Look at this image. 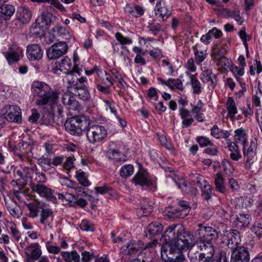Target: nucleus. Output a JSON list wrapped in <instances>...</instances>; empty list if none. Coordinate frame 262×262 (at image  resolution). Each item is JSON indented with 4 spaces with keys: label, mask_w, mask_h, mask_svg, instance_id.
<instances>
[{
    "label": "nucleus",
    "mask_w": 262,
    "mask_h": 262,
    "mask_svg": "<svg viewBox=\"0 0 262 262\" xmlns=\"http://www.w3.org/2000/svg\"><path fill=\"white\" fill-rule=\"evenodd\" d=\"M226 107L229 117L231 119L234 118L235 115L237 113V109L232 98L228 97L226 102Z\"/></svg>",
    "instance_id": "nucleus-35"
},
{
    "label": "nucleus",
    "mask_w": 262,
    "mask_h": 262,
    "mask_svg": "<svg viewBox=\"0 0 262 262\" xmlns=\"http://www.w3.org/2000/svg\"><path fill=\"white\" fill-rule=\"evenodd\" d=\"M16 17L23 24H27L32 17V12L28 7L19 6L16 12Z\"/></svg>",
    "instance_id": "nucleus-22"
},
{
    "label": "nucleus",
    "mask_w": 262,
    "mask_h": 262,
    "mask_svg": "<svg viewBox=\"0 0 262 262\" xmlns=\"http://www.w3.org/2000/svg\"><path fill=\"white\" fill-rule=\"evenodd\" d=\"M4 55L9 64L16 62L19 61L23 57V56L16 54V53H14L8 51L4 52Z\"/></svg>",
    "instance_id": "nucleus-49"
},
{
    "label": "nucleus",
    "mask_w": 262,
    "mask_h": 262,
    "mask_svg": "<svg viewBox=\"0 0 262 262\" xmlns=\"http://www.w3.org/2000/svg\"><path fill=\"white\" fill-rule=\"evenodd\" d=\"M5 204L10 214L14 217L18 218L21 214L20 207L13 199L5 200Z\"/></svg>",
    "instance_id": "nucleus-23"
},
{
    "label": "nucleus",
    "mask_w": 262,
    "mask_h": 262,
    "mask_svg": "<svg viewBox=\"0 0 262 262\" xmlns=\"http://www.w3.org/2000/svg\"><path fill=\"white\" fill-rule=\"evenodd\" d=\"M76 177L81 185L84 186H88L90 185V183L85 176V173L81 169L76 171Z\"/></svg>",
    "instance_id": "nucleus-51"
},
{
    "label": "nucleus",
    "mask_w": 262,
    "mask_h": 262,
    "mask_svg": "<svg viewBox=\"0 0 262 262\" xmlns=\"http://www.w3.org/2000/svg\"><path fill=\"white\" fill-rule=\"evenodd\" d=\"M39 164L41 166L42 169L45 171H49L51 169V166L52 165V160L44 157H42L38 160Z\"/></svg>",
    "instance_id": "nucleus-52"
},
{
    "label": "nucleus",
    "mask_w": 262,
    "mask_h": 262,
    "mask_svg": "<svg viewBox=\"0 0 262 262\" xmlns=\"http://www.w3.org/2000/svg\"><path fill=\"white\" fill-rule=\"evenodd\" d=\"M62 102L69 110L76 111L79 108V103L70 93H65L62 97Z\"/></svg>",
    "instance_id": "nucleus-21"
},
{
    "label": "nucleus",
    "mask_w": 262,
    "mask_h": 262,
    "mask_svg": "<svg viewBox=\"0 0 262 262\" xmlns=\"http://www.w3.org/2000/svg\"><path fill=\"white\" fill-rule=\"evenodd\" d=\"M214 253L209 245L207 246L202 243H195L189 249L188 257L191 262H210Z\"/></svg>",
    "instance_id": "nucleus-2"
},
{
    "label": "nucleus",
    "mask_w": 262,
    "mask_h": 262,
    "mask_svg": "<svg viewBox=\"0 0 262 262\" xmlns=\"http://www.w3.org/2000/svg\"><path fill=\"white\" fill-rule=\"evenodd\" d=\"M217 62V64L221 68H223L225 70H227L230 68L231 66V61L226 57L221 58L217 60H216Z\"/></svg>",
    "instance_id": "nucleus-58"
},
{
    "label": "nucleus",
    "mask_w": 262,
    "mask_h": 262,
    "mask_svg": "<svg viewBox=\"0 0 262 262\" xmlns=\"http://www.w3.org/2000/svg\"><path fill=\"white\" fill-rule=\"evenodd\" d=\"M140 208L137 209V214L139 217L149 215L153 211V207L151 203L147 200H143L141 202Z\"/></svg>",
    "instance_id": "nucleus-24"
},
{
    "label": "nucleus",
    "mask_w": 262,
    "mask_h": 262,
    "mask_svg": "<svg viewBox=\"0 0 262 262\" xmlns=\"http://www.w3.org/2000/svg\"><path fill=\"white\" fill-rule=\"evenodd\" d=\"M80 226L82 230L90 231L94 230L93 225L86 220L82 221Z\"/></svg>",
    "instance_id": "nucleus-62"
},
{
    "label": "nucleus",
    "mask_w": 262,
    "mask_h": 262,
    "mask_svg": "<svg viewBox=\"0 0 262 262\" xmlns=\"http://www.w3.org/2000/svg\"><path fill=\"white\" fill-rule=\"evenodd\" d=\"M201 189L202 191L201 195L203 198L206 201H209L213 194V189L211 186L208 184L204 185Z\"/></svg>",
    "instance_id": "nucleus-48"
},
{
    "label": "nucleus",
    "mask_w": 262,
    "mask_h": 262,
    "mask_svg": "<svg viewBox=\"0 0 262 262\" xmlns=\"http://www.w3.org/2000/svg\"><path fill=\"white\" fill-rule=\"evenodd\" d=\"M227 51L225 47H216L213 49L211 56L214 60H217L221 58H226L225 56Z\"/></svg>",
    "instance_id": "nucleus-43"
},
{
    "label": "nucleus",
    "mask_w": 262,
    "mask_h": 262,
    "mask_svg": "<svg viewBox=\"0 0 262 262\" xmlns=\"http://www.w3.org/2000/svg\"><path fill=\"white\" fill-rule=\"evenodd\" d=\"M174 180L179 188L185 192H187V185L186 181L183 178L178 179L177 181L176 178Z\"/></svg>",
    "instance_id": "nucleus-63"
},
{
    "label": "nucleus",
    "mask_w": 262,
    "mask_h": 262,
    "mask_svg": "<svg viewBox=\"0 0 262 262\" xmlns=\"http://www.w3.org/2000/svg\"><path fill=\"white\" fill-rule=\"evenodd\" d=\"M144 247V244L140 241H131L120 249V253L131 255L137 253Z\"/></svg>",
    "instance_id": "nucleus-14"
},
{
    "label": "nucleus",
    "mask_w": 262,
    "mask_h": 262,
    "mask_svg": "<svg viewBox=\"0 0 262 262\" xmlns=\"http://www.w3.org/2000/svg\"><path fill=\"white\" fill-rule=\"evenodd\" d=\"M190 83L194 94L199 95L202 93V87L199 80L196 77V74L190 76Z\"/></svg>",
    "instance_id": "nucleus-38"
},
{
    "label": "nucleus",
    "mask_w": 262,
    "mask_h": 262,
    "mask_svg": "<svg viewBox=\"0 0 262 262\" xmlns=\"http://www.w3.org/2000/svg\"><path fill=\"white\" fill-rule=\"evenodd\" d=\"M15 11L14 7L11 5H3L0 8V18L8 20L14 14Z\"/></svg>",
    "instance_id": "nucleus-32"
},
{
    "label": "nucleus",
    "mask_w": 262,
    "mask_h": 262,
    "mask_svg": "<svg viewBox=\"0 0 262 262\" xmlns=\"http://www.w3.org/2000/svg\"><path fill=\"white\" fill-rule=\"evenodd\" d=\"M230 16L233 17L239 25H242L244 21V18L240 16L239 12L238 11L233 10L230 11Z\"/></svg>",
    "instance_id": "nucleus-60"
},
{
    "label": "nucleus",
    "mask_w": 262,
    "mask_h": 262,
    "mask_svg": "<svg viewBox=\"0 0 262 262\" xmlns=\"http://www.w3.org/2000/svg\"><path fill=\"white\" fill-rule=\"evenodd\" d=\"M59 70L64 73H69L73 70L71 60L68 56L64 57L61 60L59 63Z\"/></svg>",
    "instance_id": "nucleus-36"
},
{
    "label": "nucleus",
    "mask_w": 262,
    "mask_h": 262,
    "mask_svg": "<svg viewBox=\"0 0 262 262\" xmlns=\"http://www.w3.org/2000/svg\"><path fill=\"white\" fill-rule=\"evenodd\" d=\"M27 56L29 60H40L43 56V50L37 44H31L27 47Z\"/></svg>",
    "instance_id": "nucleus-16"
},
{
    "label": "nucleus",
    "mask_w": 262,
    "mask_h": 262,
    "mask_svg": "<svg viewBox=\"0 0 262 262\" xmlns=\"http://www.w3.org/2000/svg\"><path fill=\"white\" fill-rule=\"evenodd\" d=\"M154 11L157 18L162 21H166L171 14L172 8L165 1L160 0L157 2Z\"/></svg>",
    "instance_id": "nucleus-10"
},
{
    "label": "nucleus",
    "mask_w": 262,
    "mask_h": 262,
    "mask_svg": "<svg viewBox=\"0 0 262 262\" xmlns=\"http://www.w3.org/2000/svg\"><path fill=\"white\" fill-rule=\"evenodd\" d=\"M213 36V31H209L205 35H203L201 38V40L205 44L208 45L210 42V39Z\"/></svg>",
    "instance_id": "nucleus-64"
},
{
    "label": "nucleus",
    "mask_w": 262,
    "mask_h": 262,
    "mask_svg": "<svg viewBox=\"0 0 262 262\" xmlns=\"http://www.w3.org/2000/svg\"><path fill=\"white\" fill-rule=\"evenodd\" d=\"M89 120L84 117H75L67 120L65 123L66 130L71 135L80 136L82 131L89 126Z\"/></svg>",
    "instance_id": "nucleus-4"
},
{
    "label": "nucleus",
    "mask_w": 262,
    "mask_h": 262,
    "mask_svg": "<svg viewBox=\"0 0 262 262\" xmlns=\"http://www.w3.org/2000/svg\"><path fill=\"white\" fill-rule=\"evenodd\" d=\"M216 189L221 193H225L226 188L224 182V179L222 175L220 173H218L214 180Z\"/></svg>",
    "instance_id": "nucleus-44"
},
{
    "label": "nucleus",
    "mask_w": 262,
    "mask_h": 262,
    "mask_svg": "<svg viewBox=\"0 0 262 262\" xmlns=\"http://www.w3.org/2000/svg\"><path fill=\"white\" fill-rule=\"evenodd\" d=\"M231 130L227 131L225 130H222L220 129L217 125H214L213 126L211 130V135L216 139L224 138L227 140H228V138L231 135Z\"/></svg>",
    "instance_id": "nucleus-34"
},
{
    "label": "nucleus",
    "mask_w": 262,
    "mask_h": 262,
    "mask_svg": "<svg viewBox=\"0 0 262 262\" xmlns=\"http://www.w3.org/2000/svg\"><path fill=\"white\" fill-rule=\"evenodd\" d=\"M57 35L60 37V39L64 40V41L67 43L69 40L73 38L75 39L74 37H72L69 31L66 30L62 27H58L57 28ZM63 41V40H62Z\"/></svg>",
    "instance_id": "nucleus-39"
},
{
    "label": "nucleus",
    "mask_w": 262,
    "mask_h": 262,
    "mask_svg": "<svg viewBox=\"0 0 262 262\" xmlns=\"http://www.w3.org/2000/svg\"><path fill=\"white\" fill-rule=\"evenodd\" d=\"M250 253L247 247H237L232 250L231 262H249Z\"/></svg>",
    "instance_id": "nucleus-11"
},
{
    "label": "nucleus",
    "mask_w": 262,
    "mask_h": 262,
    "mask_svg": "<svg viewBox=\"0 0 262 262\" xmlns=\"http://www.w3.org/2000/svg\"><path fill=\"white\" fill-rule=\"evenodd\" d=\"M115 36L117 40L122 45H129L133 42L131 38L123 36L122 34L119 32L116 33Z\"/></svg>",
    "instance_id": "nucleus-55"
},
{
    "label": "nucleus",
    "mask_w": 262,
    "mask_h": 262,
    "mask_svg": "<svg viewBox=\"0 0 262 262\" xmlns=\"http://www.w3.org/2000/svg\"><path fill=\"white\" fill-rule=\"evenodd\" d=\"M108 158L117 162L125 161L126 157L118 149H113L107 153Z\"/></svg>",
    "instance_id": "nucleus-41"
},
{
    "label": "nucleus",
    "mask_w": 262,
    "mask_h": 262,
    "mask_svg": "<svg viewBox=\"0 0 262 262\" xmlns=\"http://www.w3.org/2000/svg\"><path fill=\"white\" fill-rule=\"evenodd\" d=\"M68 49L69 47L64 41L55 43L47 50V56L50 59H57L64 55Z\"/></svg>",
    "instance_id": "nucleus-9"
},
{
    "label": "nucleus",
    "mask_w": 262,
    "mask_h": 262,
    "mask_svg": "<svg viewBox=\"0 0 262 262\" xmlns=\"http://www.w3.org/2000/svg\"><path fill=\"white\" fill-rule=\"evenodd\" d=\"M179 207L175 209L173 212V215L176 217L184 218L189 212L190 207L188 203L184 201H180L179 202Z\"/></svg>",
    "instance_id": "nucleus-25"
},
{
    "label": "nucleus",
    "mask_w": 262,
    "mask_h": 262,
    "mask_svg": "<svg viewBox=\"0 0 262 262\" xmlns=\"http://www.w3.org/2000/svg\"><path fill=\"white\" fill-rule=\"evenodd\" d=\"M54 215L53 211L48 208H42L39 214V223L45 230L52 229L54 225Z\"/></svg>",
    "instance_id": "nucleus-12"
},
{
    "label": "nucleus",
    "mask_w": 262,
    "mask_h": 262,
    "mask_svg": "<svg viewBox=\"0 0 262 262\" xmlns=\"http://www.w3.org/2000/svg\"><path fill=\"white\" fill-rule=\"evenodd\" d=\"M134 167L131 164H126L121 167L120 170V176L123 178H127L134 173Z\"/></svg>",
    "instance_id": "nucleus-46"
},
{
    "label": "nucleus",
    "mask_w": 262,
    "mask_h": 262,
    "mask_svg": "<svg viewBox=\"0 0 262 262\" xmlns=\"http://www.w3.org/2000/svg\"><path fill=\"white\" fill-rule=\"evenodd\" d=\"M200 235L199 239L195 242L197 244L202 243L206 247L209 245L214 249L212 241H215L219 237V232L211 227L202 226L197 230Z\"/></svg>",
    "instance_id": "nucleus-5"
},
{
    "label": "nucleus",
    "mask_w": 262,
    "mask_h": 262,
    "mask_svg": "<svg viewBox=\"0 0 262 262\" xmlns=\"http://www.w3.org/2000/svg\"><path fill=\"white\" fill-rule=\"evenodd\" d=\"M86 130L88 140L90 143L92 144L101 142L107 137V131L102 125H92L88 126Z\"/></svg>",
    "instance_id": "nucleus-6"
},
{
    "label": "nucleus",
    "mask_w": 262,
    "mask_h": 262,
    "mask_svg": "<svg viewBox=\"0 0 262 262\" xmlns=\"http://www.w3.org/2000/svg\"><path fill=\"white\" fill-rule=\"evenodd\" d=\"M74 94L83 101H88L90 98V93L84 85L76 86L73 90Z\"/></svg>",
    "instance_id": "nucleus-33"
},
{
    "label": "nucleus",
    "mask_w": 262,
    "mask_h": 262,
    "mask_svg": "<svg viewBox=\"0 0 262 262\" xmlns=\"http://www.w3.org/2000/svg\"><path fill=\"white\" fill-rule=\"evenodd\" d=\"M27 207L29 211V217L34 219L38 216L40 207L38 204L30 203L27 204Z\"/></svg>",
    "instance_id": "nucleus-47"
},
{
    "label": "nucleus",
    "mask_w": 262,
    "mask_h": 262,
    "mask_svg": "<svg viewBox=\"0 0 262 262\" xmlns=\"http://www.w3.org/2000/svg\"><path fill=\"white\" fill-rule=\"evenodd\" d=\"M8 227L10 229L9 232L11 236L15 241L18 242L20 239L21 235L20 232L17 228L16 224L14 222H11L9 223Z\"/></svg>",
    "instance_id": "nucleus-45"
},
{
    "label": "nucleus",
    "mask_w": 262,
    "mask_h": 262,
    "mask_svg": "<svg viewBox=\"0 0 262 262\" xmlns=\"http://www.w3.org/2000/svg\"><path fill=\"white\" fill-rule=\"evenodd\" d=\"M124 11L130 16L138 17L144 14V10L141 6L138 5L130 6L127 4L124 8Z\"/></svg>",
    "instance_id": "nucleus-27"
},
{
    "label": "nucleus",
    "mask_w": 262,
    "mask_h": 262,
    "mask_svg": "<svg viewBox=\"0 0 262 262\" xmlns=\"http://www.w3.org/2000/svg\"><path fill=\"white\" fill-rule=\"evenodd\" d=\"M228 243L227 246L228 248L232 250L237 247H242L239 246L241 242V236L238 231L237 230L231 229L228 234Z\"/></svg>",
    "instance_id": "nucleus-20"
},
{
    "label": "nucleus",
    "mask_w": 262,
    "mask_h": 262,
    "mask_svg": "<svg viewBox=\"0 0 262 262\" xmlns=\"http://www.w3.org/2000/svg\"><path fill=\"white\" fill-rule=\"evenodd\" d=\"M161 257L165 262H183L184 256L170 245L165 244L161 247Z\"/></svg>",
    "instance_id": "nucleus-7"
},
{
    "label": "nucleus",
    "mask_w": 262,
    "mask_h": 262,
    "mask_svg": "<svg viewBox=\"0 0 262 262\" xmlns=\"http://www.w3.org/2000/svg\"><path fill=\"white\" fill-rule=\"evenodd\" d=\"M257 143L255 140H252L250 143L247 142L243 145V152L246 159L245 166L250 168L256 160V150Z\"/></svg>",
    "instance_id": "nucleus-8"
},
{
    "label": "nucleus",
    "mask_w": 262,
    "mask_h": 262,
    "mask_svg": "<svg viewBox=\"0 0 262 262\" xmlns=\"http://www.w3.org/2000/svg\"><path fill=\"white\" fill-rule=\"evenodd\" d=\"M227 144L229 150L230 151V158L234 161H238L241 159L242 155L235 142H233L230 140H227Z\"/></svg>",
    "instance_id": "nucleus-31"
},
{
    "label": "nucleus",
    "mask_w": 262,
    "mask_h": 262,
    "mask_svg": "<svg viewBox=\"0 0 262 262\" xmlns=\"http://www.w3.org/2000/svg\"><path fill=\"white\" fill-rule=\"evenodd\" d=\"M31 188L34 192L37 193L40 196L50 200H53V191L46 185L40 184H32Z\"/></svg>",
    "instance_id": "nucleus-18"
},
{
    "label": "nucleus",
    "mask_w": 262,
    "mask_h": 262,
    "mask_svg": "<svg viewBox=\"0 0 262 262\" xmlns=\"http://www.w3.org/2000/svg\"><path fill=\"white\" fill-rule=\"evenodd\" d=\"M53 16L52 13L48 12H43L39 17L36 20V24L35 26H32L31 30L33 34L38 35L39 33L37 31V29L40 27H43L47 26L51 21V17Z\"/></svg>",
    "instance_id": "nucleus-17"
},
{
    "label": "nucleus",
    "mask_w": 262,
    "mask_h": 262,
    "mask_svg": "<svg viewBox=\"0 0 262 262\" xmlns=\"http://www.w3.org/2000/svg\"><path fill=\"white\" fill-rule=\"evenodd\" d=\"M6 121L19 123L21 121V111L18 106H9L7 116L4 117Z\"/></svg>",
    "instance_id": "nucleus-19"
},
{
    "label": "nucleus",
    "mask_w": 262,
    "mask_h": 262,
    "mask_svg": "<svg viewBox=\"0 0 262 262\" xmlns=\"http://www.w3.org/2000/svg\"><path fill=\"white\" fill-rule=\"evenodd\" d=\"M192 237V235L185 231L184 228L180 225L174 224L170 226L163 235L161 241L163 242H171L176 238L183 241L187 239L190 242Z\"/></svg>",
    "instance_id": "nucleus-3"
},
{
    "label": "nucleus",
    "mask_w": 262,
    "mask_h": 262,
    "mask_svg": "<svg viewBox=\"0 0 262 262\" xmlns=\"http://www.w3.org/2000/svg\"><path fill=\"white\" fill-rule=\"evenodd\" d=\"M27 250L30 252V253H27V256L31 257L33 260H37L41 256V248L37 243L31 244L27 247Z\"/></svg>",
    "instance_id": "nucleus-30"
},
{
    "label": "nucleus",
    "mask_w": 262,
    "mask_h": 262,
    "mask_svg": "<svg viewBox=\"0 0 262 262\" xmlns=\"http://www.w3.org/2000/svg\"><path fill=\"white\" fill-rule=\"evenodd\" d=\"M234 142L237 143L241 144L242 145L245 144L247 141V134L244 129L239 128L234 132Z\"/></svg>",
    "instance_id": "nucleus-37"
},
{
    "label": "nucleus",
    "mask_w": 262,
    "mask_h": 262,
    "mask_svg": "<svg viewBox=\"0 0 262 262\" xmlns=\"http://www.w3.org/2000/svg\"><path fill=\"white\" fill-rule=\"evenodd\" d=\"M31 88L32 92L39 98L36 100V105L39 106L49 105L54 111L58 101L59 93L52 90L45 82L38 81H34Z\"/></svg>",
    "instance_id": "nucleus-1"
},
{
    "label": "nucleus",
    "mask_w": 262,
    "mask_h": 262,
    "mask_svg": "<svg viewBox=\"0 0 262 262\" xmlns=\"http://www.w3.org/2000/svg\"><path fill=\"white\" fill-rule=\"evenodd\" d=\"M132 182L135 185H140L142 187L149 186L152 184L147 171L144 169H140L134 177Z\"/></svg>",
    "instance_id": "nucleus-15"
},
{
    "label": "nucleus",
    "mask_w": 262,
    "mask_h": 262,
    "mask_svg": "<svg viewBox=\"0 0 262 262\" xmlns=\"http://www.w3.org/2000/svg\"><path fill=\"white\" fill-rule=\"evenodd\" d=\"M251 231L256 236H262V224L259 223H255L251 228Z\"/></svg>",
    "instance_id": "nucleus-59"
},
{
    "label": "nucleus",
    "mask_w": 262,
    "mask_h": 262,
    "mask_svg": "<svg viewBox=\"0 0 262 262\" xmlns=\"http://www.w3.org/2000/svg\"><path fill=\"white\" fill-rule=\"evenodd\" d=\"M163 230V226L159 222H152L148 225L146 228V236L147 237V233L149 238L153 237L156 235L160 234Z\"/></svg>",
    "instance_id": "nucleus-29"
},
{
    "label": "nucleus",
    "mask_w": 262,
    "mask_h": 262,
    "mask_svg": "<svg viewBox=\"0 0 262 262\" xmlns=\"http://www.w3.org/2000/svg\"><path fill=\"white\" fill-rule=\"evenodd\" d=\"M236 202L239 208H248L253 205L254 200L250 198L240 197L236 199Z\"/></svg>",
    "instance_id": "nucleus-40"
},
{
    "label": "nucleus",
    "mask_w": 262,
    "mask_h": 262,
    "mask_svg": "<svg viewBox=\"0 0 262 262\" xmlns=\"http://www.w3.org/2000/svg\"><path fill=\"white\" fill-rule=\"evenodd\" d=\"M97 75L104 83H106V80L110 85H113L115 83L111 76L102 69H100V70L97 71Z\"/></svg>",
    "instance_id": "nucleus-50"
},
{
    "label": "nucleus",
    "mask_w": 262,
    "mask_h": 262,
    "mask_svg": "<svg viewBox=\"0 0 262 262\" xmlns=\"http://www.w3.org/2000/svg\"><path fill=\"white\" fill-rule=\"evenodd\" d=\"M164 243L165 244L170 245L175 249L178 250V251L181 252L182 250L185 249H188L191 247V243L190 242H188L187 239H183V241H182L176 238V239H173V241H171V242Z\"/></svg>",
    "instance_id": "nucleus-28"
},
{
    "label": "nucleus",
    "mask_w": 262,
    "mask_h": 262,
    "mask_svg": "<svg viewBox=\"0 0 262 262\" xmlns=\"http://www.w3.org/2000/svg\"><path fill=\"white\" fill-rule=\"evenodd\" d=\"M201 80L203 83L210 82L209 87L214 89L217 84L216 76L213 74L212 71L209 69L203 71L201 74Z\"/></svg>",
    "instance_id": "nucleus-26"
},
{
    "label": "nucleus",
    "mask_w": 262,
    "mask_h": 262,
    "mask_svg": "<svg viewBox=\"0 0 262 262\" xmlns=\"http://www.w3.org/2000/svg\"><path fill=\"white\" fill-rule=\"evenodd\" d=\"M192 177L194 178L196 180V183L201 188V187H203L204 185H208L209 183H207V182L206 181L205 179L204 178V176L198 174V173H194V174H191Z\"/></svg>",
    "instance_id": "nucleus-57"
},
{
    "label": "nucleus",
    "mask_w": 262,
    "mask_h": 262,
    "mask_svg": "<svg viewBox=\"0 0 262 262\" xmlns=\"http://www.w3.org/2000/svg\"><path fill=\"white\" fill-rule=\"evenodd\" d=\"M249 215L245 214H240L239 216L236 218V221L235 222L236 226L240 228H244L246 227L250 223Z\"/></svg>",
    "instance_id": "nucleus-42"
},
{
    "label": "nucleus",
    "mask_w": 262,
    "mask_h": 262,
    "mask_svg": "<svg viewBox=\"0 0 262 262\" xmlns=\"http://www.w3.org/2000/svg\"><path fill=\"white\" fill-rule=\"evenodd\" d=\"M169 88L171 90L177 89L182 91L184 89V86L183 85L182 82L179 79L169 78Z\"/></svg>",
    "instance_id": "nucleus-53"
},
{
    "label": "nucleus",
    "mask_w": 262,
    "mask_h": 262,
    "mask_svg": "<svg viewBox=\"0 0 262 262\" xmlns=\"http://www.w3.org/2000/svg\"><path fill=\"white\" fill-rule=\"evenodd\" d=\"M195 55V59L198 63H201L206 58V52L204 51H199L195 47H193Z\"/></svg>",
    "instance_id": "nucleus-54"
},
{
    "label": "nucleus",
    "mask_w": 262,
    "mask_h": 262,
    "mask_svg": "<svg viewBox=\"0 0 262 262\" xmlns=\"http://www.w3.org/2000/svg\"><path fill=\"white\" fill-rule=\"evenodd\" d=\"M8 51L23 56V50L17 44H12L8 49Z\"/></svg>",
    "instance_id": "nucleus-61"
},
{
    "label": "nucleus",
    "mask_w": 262,
    "mask_h": 262,
    "mask_svg": "<svg viewBox=\"0 0 262 262\" xmlns=\"http://www.w3.org/2000/svg\"><path fill=\"white\" fill-rule=\"evenodd\" d=\"M147 28L154 35H157L158 33L161 29V26L159 23H149Z\"/></svg>",
    "instance_id": "nucleus-56"
},
{
    "label": "nucleus",
    "mask_w": 262,
    "mask_h": 262,
    "mask_svg": "<svg viewBox=\"0 0 262 262\" xmlns=\"http://www.w3.org/2000/svg\"><path fill=\"white\" fill-rule=\"evenodd\" d=\"M77 58L74 56V61L75 63L73 67V70L70 71V72L65 73L66 77L65 79L68 82V88L71 89L73 90L75 88L76 86H78L79 84L78 83V78L77 76L74 75V73L77 74L79 76L80 75V72L82 71L78 68V66L76 65Z\"/></svg>",
    "instance_id": "nucleus-13"
}]
</instances>
